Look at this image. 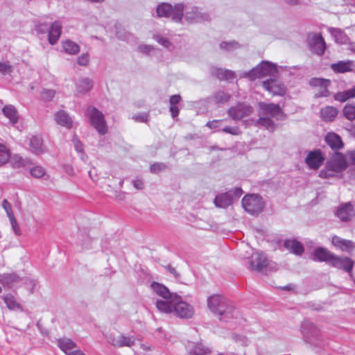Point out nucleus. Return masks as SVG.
Listing matches in <instances>:
<instances>
[{"label":"nucleus","instance_id":"nucleus-55","mask_svg":"<svg viewBox=\"0 0 355 355\" xmlns=\"http://www.w3.org/2000/svg\"><path fill=\"white\" fill-rule=\"evenodd\" d=\"M12 228L17 235H19L21 234L20 228L18 225L17 221L16 220L15 216L9 218Z\"/></svg>","mask_w":355,"mask_h":355},{"label":"nucleus","instance_id":"nucleus-30","mask_svg":"<svg viewBox=\"0 0 355 355\" xmlns=\"http://www.w3.org/2000/svg\"><path fill=\"white\" fill-rule=\"evenodd\" d=\"M329 31L334 37L336 43L345 44L349 43V37L340 28H329Z\"/></svg>","mask_w":355,"mask_h":355},{"label":"nucleus","instance_id":"nucleus-32","mask_svg":"<svg viewBox=\"0 0 355 355\" xmlns=\"http://www.w3.org/2000/svg\"><path fill=\"white\" fill-rule=\"evenodd\" d=\"M211 73L220 80H230L235 78L234 73L232 71L219 68H213Z\"/></svg>","mask_w":355,"mask_h":355},{"label":"nucleus","instance_id":"nucleus-11","mask_svg":"<svg viewBox=\"0 0 355 355\" xmlns=\"http://www.w3.org/2000/svg\"><path fill=\"white\" fill-rule=\"evenodd\" d=\"M331 265L338 269L343 270L348 273L349 276L352 278V269L354 268V261L347 257L334 256Z\"/></svg>","mask_w":355,"mask_h":355},{"label":"nucleus","instance_id":"nucleus-39","mask_svg":"<svg viewBox=\"0 0 355 355\" xmlns=\"http://www.w3.org/2000/svg\"><path fill=\"white\" fill-rule=\"evenodd\" d=\"M31 150L35 154L39 155L42 150V139L39 137H33L30 140Z\"/></svg>","mask_w":355,"mask_h":355},{"label":"nucleus","instance_id":"nucleus-63","mask_svg":"<svg viewBox=\"0 0 355 355\" xmlns=\"http://www.w3.org/2000/svg\"><path fill=\"white\" fill-rule=\"evenodd\" d=\"M232 193V198L234 196L239 198L243 193V191L241 188H236L234 191H231Z\"/></svg>","mask_w":355,"mask_h":355},{"label":"nucleus","instance_id":"nucleus-5","mask_svg":"<svg viewBox=\"0 0 355 355\" xmlns=\"http://www.w3.org/2000/svg\"><path fill=\"white\" fill-rule=\"evenodd\" d=\"M242 207L246 212L251 215L260 214L264 207L263 198L256 194L245 195L242 199Z\"/></svg>","mask_w":355,"mask_h":355},{"label":"nucleus","instance_id":"nucleus-14","mask_svg":"<svg viewBox=\"0 0 355 355\" xmlns=\"http://www.w3.org/2000/svg\"><path fill=\"white\" fill-rule=\"evenodd\" d=\"M347 167L344 155L341 153H335L327 163V168L336 172H340Z\"/></svg>","mask_w":355,"mask_h":355},{"label":"nucleus","instance_id":"nucleus-49","mask_svg":"<svg viewBox=\"0 0 355 355\" xmlns=\"http://www.w3.org/2000/svg\"><path fill=\"white\" fill-rule=\"evenodd\" d=\"M166 168V165L163 163H155L150 166V170L151 173H157Z\"/></svg>","mask_w":355,"mask_h":355},{"label":"nucleus","instance_id":"nucleus-27","mask_svg":"<svg viewBox=\"0 0 355 355\" xmlns=\"http://www.w3.org/2000/svg\"><path fill=\"white\" fill-rule=\"evenodd\" d=\"M21 281V277L16 273H5L0 275V283L8 288Z\"/></svg>","mask_w":355,"mask_h":355},{"label":"nucleus","instance_id":"nucleus-45","mask_svg":"<svg viewBox=\"0 0 355 355\" xmlns=\"http://www.w3.org/2000/svg\"><path fill=\"white\" fill-rule=\"evenodd\" d=\"M31 174L33 177L40 178L45 174L44 169L40 166H35L31 168Z\"/></svg>","mask_w":355,"mask_h":355},{"label":"nucleus","instance_id":"nucleus-23","mask_svg":"<svg viewBox=\"0 0 355 355\" xmlns=\"http://www.w3.org/2000/svg\"><path fill=\"white\" fill-rule=\"evenodd\" d=\"M312 84L314 86H320V90L315 94L317 97H322V96H328L329 95V92L327 87L330 85V80L327 79L322 78H315L312 80Z\"/></svg>","mask_w":355,"mask_h":355},{"label":"nucleus","instance_id":"nucleus-12","mask_svg":"<svg viewBox=\"0 0 355 355\" xmlns=\"http://www.w3.org/2000/svg\"><path fill=\"white\" fill-rule=\"evenodd\" d=\"M252 107L244 103H239L235 107L228 110V114L233 120H240L243 117L250 115L252 112Z\"/></svg>","mask_w":355,"mask_h":355},{"label":"nucleus","instance_id":"nucleus-64","mask_svg":"<svg viewBox=\"0 0 355 355\" xmlns=\"http://www.w3.org/2000/svg\"><path fill=\"white\" fill-rule=\"evenodd\" d=\"M48 26L46 24H40L37 26V30L38 32L44 33L46 30H47Z\"/></svg>","mask_w":355,"mask_h":355},{"label":"nucleus","instance_id":"nucleus-2","mask_svg":"<svg viewBox=\"0 0 355 355\" xmlns=\"http://www.w3.org/2000/svg\"><path fill=\"white\" fill-rule=\"evenodd\" d=\"M208 309L220 320L227 321L234 317V308L222 295L214 294L207 300Z\"/></svg>","mask_w":355,"mask_h":355},{"label":"nucleus","instance_id":"nucleus-18","mask_svg":"<svg viewBox=\"0 0 355 355\" xmlns=\"http://www.w3.org/2000/svg\"><path fill=\"white\" fill-rule=\"evenodd\" d=\"M325 141L327 144L335 151L339 150L342 149L344 146L343 142L341 139V137L333 132H328L325 136Z\"/></svg>","mask_w":355,"mask_h":355},{"label":"nucleus","instance_id":"nucleus-46","mask_svg":"<svg viewBox=\"0 0 355 355\" xmlns=\"http://www.w3.org/2000/svg\"><path fill=\"white\" fill-rule=\"evenodd\" d=\"M12 67L8 62H0V73L3 75L12 72Z\"/></svg>","mask_w":355,"mask_h":355},{"label":"nucleus","instance_id":"nucleus-6","mask_svg":"<svg viewBox=\"0 0 355 355\" xmlns=\"http://www.w3.org/2000/svg\"><path fill=\"white\" fill-rule=\"evenodd\" d=\"M277 72L275 64L270 62H262L260 64L252 69L248 73H245V76L249 78L250 80H254L266 76H272Z\"/></svg>","mask_w":355,"mask_h":355},{"label":"nucleus","instance_id":"nucleus-9","mask_svg":"<svg viewBox=\"0 0 355 355\" xmlns=\"http://www.w3.org/2000/svg\"><path fill=\"white\" fill-rule=\"evenodd\" d=\"M184 19L189 23H200L209 20L208 13L198 7L187 8Z\"/></svg>","mask_w":355,"mask_h":355},{"label":"nucleus","instance_id":"nucleus-47","mask_svg":"<svg viewBox=\"0 0 355 355\" xmlns=\"http://www.w3.org/2000/svg\"><path fill=\"white\" fill-rule=\"evenodd\" d=\"M239 47V44L234 41L232 42H223L220 43V48L227 51H232Z\"/></svg>","mask_w":355,"mask_h":355},{"label":"nucleus","instance_id":"nucleus-53","mask_svg":"<svg viewBox=\"0 0 355 355\" xmlns=\"http://www.w3.org/2000/svg\"><path fill=\"white\" fill-rule=\"evenodd\" d=\"M2 207L5 209L8 218L14 216L11 205L7 200H3Z\"/></svg>","mask_w":355,"mask_h":355},{"label":"nucleus","instance_id":"nucleus-28","mask_svg":"<svg viewBox=\"0 0 355 355\" xmlns=\"http://www.w3.org/2000/svg\"><path fill=\"white\" fill-rule=\"evenodd\" d=\"M55 120L58 124L70 129L73 125V121L69 114L64 111H58L55 114Z\"/></svg>","mask_w":355,"mask_h":355},{"label":"nucleus","instance_id":"nucleus-37","mask_svg":"<svg viewBox=\"0 0 355 355\" xmlns=\"http://www.w3.org/2000/svg\"><path fill=\"white\" fill-rule=\"evenodd\" d=\"M62 47L67 53L76 55L80 51V46L71 40H66L62 42Z\"/></svg>","mask_w":355,"mask_h":355},{"label":"nucleus","instance_id":"nucleus-15","mask_svg":"<svg viewBox=\"0 0 355 355\" xmlns=\"http://www.w3.org/2000/svg\"><path fill=\"white\" fill-rule=\"evenodd\" d=\"M323 161L324 157L319 150L309 152L305 159V162L309 167L314 170L319 168Z\"/></svg>","mask_w":355,"mask_h":355},{"label":"nucleus","instance_id":"nucleus-4","mask_svg":"<svg viewBox=\"0 0 355 355\" xmlns=\"http://www.w3.org/2000/svg\"><path fill=\"white\" fill-rule=\"evenodd\" d=\"M184 6L182 3H177L173 7L167 3H162L157 8V14L159 17L171 18L175 22H180L183 17Z\"/></svg>","mask_w":355,"mask_h":355},{"label":"nucleus","instance_id":"nucleus-33","mask_svg":"<svg viewBox=\"0 0 355 355\" xmlns=\"http://www.w3.org/2000/svg\"><path fill=\"white\" fill-rule=\"evenodd\" d=\"M58 345L67 355L71 352V350L76 347V344L72 340L67 338L58 339Z\"/></svg>","mask_w":355,"mask_h":355},{"label":"nucleus","instance_id":"nucleus-20","mask_svg":"<svg viewBox=\"0 0 355 355\" xmlns=\"http://www.w3.org/2000/svg\"><path fill=\"white\" fill-rule=\"evenodd\" d=\"M62 32V24L59 21L52 23L49 30V42L51 44H55L60 37Z\"/></svg>","mask_w":355,"mask_h":355},{"label":"nucleus","instance_id":"nucleus-35","mask_svg":"<svg viewBox=\"0 0 355 355\" xmlns=\"http://www.w3.org/2000/svg\"><path fill=\"white\" fill-rule=\"evenodd\" d=\"M92 87L93 84L92 80L87 78L80 79L76 83V90L80 94L88 92Z\"/></svg>","mask_w":355,"mask_h":355},{"label":"nucleus","instance_id":"nucleus-8","mask_svg":"<svg viewBox=\"0 0 355 355\" xmlns=\"http://www.w3.org/2000/svg\"><path fill=\"white\" fill-rule=\"evenodd\" d=\"M302 331L305 340L309 343L316 345V342L320 340V330L311 322L305 321L302 324Z\"/></svg>","mask_w":355,"mask_h":355},{"label":"nucleus","instance_id":"nucleus-52","mask_svg":"<svg viewBox=\"0 0 355 355\" xmlns=\"http://www.w3.org/2000/svg\"><path fill=\"white\" fill-rule=\"evenodd\" d=\"M89 62L88 53H83L78 58L77 62L80 66H87Z\"/></svg>","mask_w":355,"mask_h":355},{"label":"nucleus","instance_id":"nucleus-43","mask_svg":"<svg viewBox=\"0 0 355 355\" xmlns=\"http://www.w3.org/2000/svg\"><path fill=\"white\" fill-rule=\"evenodd\" d=\"M230 98V96L223 91L216 92L213 96L214 101L217 103L227 102Z\"/></svg>","mask_w":355,"mask_h":355},{"label":"nucleus","instance_id":"nucleus-38","mask_svg":"<svg viewBox=\"0 0 355 355\" xmlns=\"http://www.w3.org/2000/svg\"><path fill=\"white\" fill-rule=\"evenodd\" d=\"M181 101V96L180 95H173L170 98V112L171 116L174 119L179 114V108L177 105Z\"/></svg>","mask_w":355,"mask_h":355},{"label":"nucleus","instance_id":"nucleus-56","mask_svg":"<svg viewBox=\"0 0 355 355\" xmlns=\"http://www.w3.org/2000/svg\"><path fill=\"white\" fill-rule=\"evenodd\" d=\"M73 146H74V148L76 149V150L78 153H83V144L80 141V140L76 137V136L73 137Z\"/></svg>","mask_w":355,"mask_h":355},{"label":"nucleus","instance_id":"nucleus-25","mask_svg":"<svg viewBox=\"0 0 355 355\" xmlns=\"http://www.w3.org/2000/svg\"><path fill=\"white\" fill-rule=\"evenodd\" d=\"M286 249L297 255H301L304 250L303 245L298 241L295 239H288L284 243Z\"/></svg>","mask_w":355,"mask_h":355},{"label":"nucleus","instance_id":"nucleus-24","mask_svg":"<svg viewBox=\"0 0 355 355\" xmlns=\"http://www.w3.org/2000/svg\"><path fill=\"white\" fill-rule=\"evenodd\" d=\"M353 206L350 202L341 205L336 211V216L342 221H348L352 216Z\"/></svg>","mask_w":355,"mask_h":355},{"label":"nucleus","instance_id":"nucleus-34","mask_svg":"<svg viewBox=\"0 0 355 355\" xmlns=\"http://www.w3.org/2000/svg\"><path fill=\"white\" fill-rule=\"evenodd\" d=\"M338 110L333 106H327L320 111L321 117L326 121H332L338 114Z\"/></svg>","mask_w":355,"mask_h":355},{"label":"nucleus","instance_id":"nucleus-29","mask_svg":"<svg viewBox=\"0 0 355 355\" xmlns=\"http://www.w3.org/2000/svg\"><path fill=\"white\" fill-rule=\"evenodd\" d=\"M1 298L8 309L11 311H23L22 306L16 300L14 295L11 293H8L2 296Z\"/></svg>","mask_w":355,"mask_h":355},{"label":"nucleus","instance_id":"nucleus-16","mask_svg":"<svg viewBox=\"0 0 355 355\" xmlns=\"http://www.w3.org/2000/svg\"><path fill=\"white\" fill-rule=\"evenodd\" d=\"M263 88L273 95H283L285 93L284 86L276 79H268L263 82Z\"/></svg>","mask_w":355,"mask_h":355},{"label":"nucleus","instance_id":"nucleus-22","mask_svg":"<svg viewBox=\"0 0 355 355\" xmlns=\"http://www.w3.org/2000/svg\"><path fill=\"white\" fill-rule=\"evenodd\" d=\"M354 67V62L352 60L339 61L336 63L331 64V69L335 73H346L352 71Z\"/></svg>","mask_w":355,"mask_h":355},{"label":"nucleus","instance_id":"nucleus-57","mask_svg":"<svg viewBox=\"0 0 355 355\" xmlns=\"http://www.w3.org/2000/svg\"><path fill=\"white\" fill-rule=\"evenodd\" d=\"M139 51L143 53L149 55L153 50L154 47L150 45H140L139 47Z\"/></svg>","mask_w":355,"mask_h":355},{"label":"nucleus","instance_id":"nucleus-3","mask_svg":"<svg viewBox=\"0 0 355 355\" xmlns=\"http://www.w3.org/2000/svg\"><path fill=\"white\" fill-rule=\"evenodd\" d=\"M250 268L257 272L267 273L277 269V265L269 261L262 252H254L249 261Z\"/></svg>","mask_w":355,"mask_h":355},{"label":"nucleus","instance_id":"nucleus-48","mask_svg":"<svg viewBox=\"0 0 355 355\" xmlns=\"http://www.w3.org/2000/svg\"><path fill=\"white\" fill-rule=\"evenodd\" d=\"M153 38L155 40H156L159 44L162 45L163 46L166 48H168L171 44L169 42L168 40H167L165 37H163L159 34H155L153 35Z\"/></svg>","mask_w":355,"mask_h":355},{"label":"nucleus","instance_id":"nucleus-41","mask_svg":"<svg viewBox=\"0 0 355 355\" xmlns=\"http://www.w3.org/2000/svg\"><path fill=\"white\" fill-rule=\"evenodd\" d=\"M258 123L264 126L270 131H273L275 128V124L271 117L260 115L258 120Z\"/></svg>","mask_w":355,"mask_h":355},{"label":"nucleus","instance_id":"nucleus-54","mask_svg":"<svg viewBox=\"0 0 355 355\" xmlns=\"http://www.w3.org/2000/svg\"><path fill=\"white\" fill-rule=\"evenodd\" d=\"M222 131L225 133L231 134L232 135H238L241 133L240 130L238 127L226 126L223 128Z\"/></svg>","mask_w":355,"mask_h":355},{"label":"nucleus","instance_id":"nucleus-61","mask_svg":"<svg viewBox=\"0 0 355 355\" xmlns=\"http://www.w3.org/2000/svg\"><path fill=\"white\" fill-rule=\"evenodd\" d=\"M132 183H133L134 187L138 190H141L144 188V183H143L142 180H141L139 179L135 180L132 182Z\"/></svg>","mask_w":355,"mask_h":355},{"label":"nucleus","instance_id":"nucleus-10","mask_svg":"<svg viewBox=\"0 0 355 355\" xmlns=\"http://www.w3.org/2000/svg\"><path fill=\"white\" fill-rule=\"evenodd\" d=\"M260 115L275 118L277 120L282 119L283 112L279 105L274 103H259Z\"/></svg>","mask_w":355,"mask_h":355},{"label":"nucleus","instance_id":"nucleus-60","mask_svg":"<svg viewBox=\"0 0 355 355\" xmlns=\"http://www.w3.org/2000/svg\"><path fill=\"white\" fill-rule=\"evenodd\" d=\"M136 121L146 122L147 121L148 116L146 114H141L133 116Z\"/></svg>","mask_w":355,"mask_h":355},{"label":"nucleus","instance_id":"nucleus-26","mask_svg":"<svg viewBox=\"0 0 355 355\" xmlns=\"http://www.w3.org/2000/svg\"><path fill=\"white\" fill-rule=\"evenodd\" d=\"M233 202L232 193L228 191L225 193L217 196L214 199V203L216 207L220 208H226Z\"/></svg>","mask_w":355,"mask_h":355},{"label":"nucleus","instance_id":"nucleus-58","mask_svg":"<svg viewBox=\"0 0 355 355\" xmlns=\"http://www.w3.org/2000/svg\"><path fill=\"white\" fill-rule=\"evenodd\" d=\"M116 36L119 39L122 40H128L130 35L125 32L123 29H118L116 31Z\"/></svg>","mask_w":355,"mask_h":355},{"label":"nucleus","instance_id":"nucleus-17","mask_svg":"<svg viewBox=\"0 0 355 355\" xmlns=\"http://www.w3.org/2000/svg\"><path fill=\"white\" fill-rule=\"evenodd\" d=\"M108 340L113 346L116 347H131L135 344L133 337H128L122 334L117 336H110Z\"/></svg>","mask_w":355,"mask_h":355},{"label":"nucleus","instance_id":"nucleus-31","mask_svg":"<svg viewBox=\"0 0 355 355\" xmlns=\"http://www.w3.org/2000/svg\"><path fill=\"white\" fill-rule=\"evenodd\" d=\"M212 349L202 343H196L189 350V355H211Z\"/></svg>","mask_w":355,"mask_h":355},{"label":"nucleus","instance_id":"nucleus-44","mask_svg":"<svg viewBox=\"0 0 355 355\" xmlns=\"http://www.w3.org/2000/svg\"><path fill=\"white\" fill-rule=\"evenodd\" d=\"M352 98V97L349 89L342 92H338L334 95V99L340 102H345Z\"/></svg>","mask_w":355,"mask_h":355},{"label":"nucleus","instance_id":"nucleus-1","mask_svg":"<svg viewBox=\"0 0 355 355\" xmlns=\"http://www.w3.org/2000/svg\"><path fill=\"white\" fill-rule=\"evenodd\" d=\"M152 290L162 297L156 301L157 309L162 313L173 314L182 318H191L195 313L193 306L184 301L182 297L175 293H171L163 284L153 282L150 285Z\"/></svg>","mask_w":355,"mask_h":355},{"label":"nucleus","instance_id":"nucleus-51","mask_svg":"<svg viewBox=\"0 0 355 355\" xmlns=\"http://www.w3.org/2000/svg\"><path fill=\"white\" fill-rule=\"evenodd\" d=\"M12 164L15 167L19 168L24 165V159L19 155H15L12 157Z\"/></svg>","mask_w":355,"mask_h":355},{"label":"nucleus","instance_id":"nucleus-59","mask_svg":"<svg viewBox=\"0 0 355 355\" xmlns=\"http://www.w3.org/2000/svg\"><path fill=\"white\" fill-rule=\"evenodd\" d=\"M336 172V171H333L326 167V170H323L320 172V177L322 178L333 177L334 175V173Z\"/></svg>","mask_w":355,"mask_h":355},{"label":"nucleus","instance_id":"nucleus-40","mask_svg":"<svg viewBox=\"0 0 355 355\" xmlns=\"http://www.w3.org/2000/svg\"><path fill=\"white\" fill-rule=\"evenodd\" d=\"M3 113L8 118L12 123H17L18 120L17 112L15 107L12 105L5 106L3 109Z\"/></svg>","mask_w":355,"mask_h":355},{"label":"nucleus","instance_id":"nucleus-13","mask_svg":"<svg viewBox=\"0 0 355 355\" xmlns=\"http://www.w3.org/2000/svg\"><path fill=\"white\" fill-rule=\"evenodd\" d=\"M309 45L312 52L322 55L326 49L325 42L320 34L313 33L309 36Z\"/></svg>","mask_w":355,"mask_h":355},{"label":"nucleus","instance_id":"nucleus-36","mask_svg":"<svg viewBox=\"0 0 355 355\" xmlns=\"http://www.w3.org/2000/svg\"><path fill=\"white\" fill-rule=\"evenodd\" d=\"M10 158V149L5 144H0V167L8 163Z\"/></svg>","mask_w":355,"mask_h":355},{"label":"nucleus","instance_id":"nucleus-21","mask_svg":"<svg viewBox=\"0 0 355 355\" xmlns=\"http://www.w3.org/2000/svg\"><path fill=\"white\" fill-rule=\"evenodd\" d=\"M331 242L335 247L339 248L342 251L350 252L355 248L352 241L342 239L338 236H334L332 237Z\"/></svg>","mask_w":355,"mask_h":355},{"label":"nucleus","instance_id":"nucleus-62","mask_svg":"<svg viewBox=\"0 0 355 355\" xmlns=\"http://www.w3.org/2000/svg\"><path fill=\"white\" fill-rule=\"evenodd\" d=\"M349 162L352 164H355V150L349 152L347 154Z\"/></svg>","mask_w":355,"mask_h":355},{"label":"nucleus","instance_id":"nucleus-42","mask_svg":"<svg viewBox=\"0 0 355 355\" xmlns=\"http://www.w3.org/2000/svg\"><path fill=\"white\" fill-rule=\"evenodd\" d=\"M343 115L349 121L355 119V105L347 104L343 108Z\"/></svg>","mask_w":355,"mask_h":355},{"label":"nucleus","instance_id":"nucleus-7","mask_svg":"<svg viewBox=\"0 0 355 355\" xmlns=\"http://www.w3.org/2000/svg\"><path fill=\"white\" fill-rule=\"evenodd\" d=\"M91 125L100 135H105L107 132L104 115L94 107H89L87 110Z\"/></svg>","mask_w":355,"mask_h":355},{"label":"nucleus","instance_id":"nucleus-50","mask_svg":"<svg viewBox=\"0 0 355 355\" xmlns=\"http://www.w3.org/2000/svg\"><path fill=\"white\" fill-rule=\"evenodd\" d=\"M55 91L52 89H44L42 92L41 96L44 101H50L55 96Z\"/></svg>","mask_w":355,"mask_h":355},{"label":"nucleus","instance_id":"nucleus-19","mask_svg":"<svg viewBox=\"0 0 355 355\" xmlns=\"http://www.w3.org/2000/svg\"><path fill=\"white\" fill-rule=\"evenodd\" d=\"M334 254L324 248H318L315 250L313 253L314 261H325L331 264Z\"/></svg>","mask_w":355,"mask_h":355}]
</instances>
